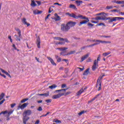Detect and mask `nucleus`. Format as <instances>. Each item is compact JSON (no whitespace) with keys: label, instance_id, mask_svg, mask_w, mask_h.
<instances>
[{"label":"nucleus","instance_id":"f257e3e1","mask_svg":"<svg viewBox=\"0 0 124 124\" xmlns=\"http://www.w3.org/2000/svg\"><path fill=\"white\" fill-rule=\"evenodd\" d=\"M69 16L70 17H72V18H74L75 19H79V18H80L82 20H83L79 23V26H82V25H85L87 24V23H89L90 22V20L88 17H86L85 16H83L81 15H78V16H76L74 14H70Z\"/></svg>","mask_w":124,"mask_h":124},{"label":"nucleus","instance_id":"f03ea898","mask_svg":"<svg viewBox=\"0 0 124 124\" xmlns=\"http://www.w3.org/2000/svg\"><path fill=\"white\" fill-rule=\"evenodd\" d=\"M30 115H31V110H27L23 112V123L24 124H27V121L30 120V117H29V116H30Z\"/></svg>","mask_w":124,"mask_h":124},{"label":"nucleus","instance_id":"7ed1b4c3","mask_svg":"<svg viewBox=\"0 0 124 124\" xmlns=\"http://www.w3.org/2000/svg\"><path fill=\"white\" fill-rule=\"evenodd\" d=\"M101 80H102V77H99L97 80L96 88L98 89V91H101Z\"/></svg>","mask_w":124,"mask_h":124},{"label":"nucleus","instance_id":"20e7f679","mask_svg":"<svg viewBox=\"0 0 124 124\" xmlns=\"http://www.w3.org/2000/svg\"><path fill=\"white\" fill-rule=\"evenodd\" d=\"M61 29L62 31H64L65 32L68 31V30H70L67 24H65L64 23L61 24Z\"/></svg>","mask_w":124,"mask_h":124},{"label":"nucleus","instance_id":"39448f33","mask_svg":"<svg viewBox=\"0 0 124 124\" xmlns=\"http://www.w3.org/2000/svg\"><path fill=\"white\" fill-rule=\"evenodd\" d=\"M53 39L55 40H59V41H65V42H66L67 43H69V41H68V39L65 38H61L60 37H54Z\"/></svg>","mask_w":124,"mask_h":124},{"label":"nucleus","instance_id":"423d86ee","mask_svg":"<svg viewBox=\"0 0 124 124\" xmlns=\"http://www.w3.org/2000/svg\"><path fill=\"white\" fill-rule=\"evenodd\" d=\"M118 20L120 21V20H124V17H114L112 19L108 20V23H112V22H116Z\"/></svg>","mask_w":124,"mask_h":124},{"label":"nucleus","instance_id":"0eeeda50","mask_svg":"<svg viewBox=\"0 0 124 124\" xmlns=\"http://www.w3.org/2000/svg\"><path fill=\"white\" fill-rule=\"evenodd\" d=\"M67 25L68 26V27L69 28V30H70V28H73V27H74L75 25H76V22L69 21L67 23Z\"/></svg>","mask_w":124,"mask_h":124},{"label":"nucleus","instance_id":"6e6552de","mask_svg":"<svg viewBox=\"0 0 124 124\" xmlns=\"http://www.w3.org/2000/svg\"><path fill=\"white\" fill-rule=\"evenodd\" d=\"M98 64V62H96V60H95L92 66V70H93V71H94L95 69H96V66H97Z\"/></svg>","mask_w":124,"mask_h":124},{"label":"nucleus","instance_id":"1a4fd4ad","mask_svg":"<svg viewBox=\"0 0 124 124\" xmlns=\"http://www.w3.org/2000/svg\"><path fill=\"white\" fill-rule=\"evenodd\" d=\"M61 96H62V93H59L57 94H56V95H54L52 96V98L53 99H57L58 98H60V97H61Z\"/></svg>","mask_w":124,"mask_h":124},{"label":"nucleus","instance_id":"9d476101","mask_svg":"<svg viewBox=\"0 0 124 124\" xmlns=\"http://www.w3.org/2000/svg\"><path fill=\"white\" fill-rule=\"evenodd\" d=\"M28 105H29V103H24L21 106H19L18 107V109L19 110L20 108L21 109V110H23V109H24V108H26V107H27Z\"/></svg>","mask_w":124,"mask_h":124},{"label":"nucleus","instance_id":"9b49d317","mask_svg":"<svg viewBox=\"0 0 124 124\" xmlns=\"http://www.w3.org/2000/svg\"><path fill=\"white\" fill-rule=\"evenodd\" d=\"M41 42V41L40 40V38L39 37H38L37 39L36 44H37V46L39 49H40V48H41V46H40Z\"/></svg>","mask_w":124,"mask_h":124},{"label":"nucleus","instance_id":"f8f14e48","mask_svg":"<svg viewBox=\"0 0 124 124\" xmlns=\"http://www.w3.org/2000/svg\"><path fill=\"white\" fill-rule=\"evenodd\" d=\"M22 22L23 24H24V25H26L27 27H29V26H31V24L28 23V22H27V19H26V18H23L22 19Z\"/></svg>","mask_w":124,"mask_h":124},{"label":"nucleus","instance_id":"ddd939ff","mask_svg":"<svg viewBox=\"0 0 124 124\" xmlns=\"http://www.w3.org/2000/svg\"><path fill=\"white\" fill-rule=\"evenodd\" d=\"M89 54H87L85 55L82 56L81 59V61H80L81 62H84V61H85V60H86V59H87V58H89Z\"/></svg>","mask_w":124,"mask_h":124},{"label":"nucleus","instance_id":"4468645a","mask_svg":"<svg viewBox=\"0 0 124 124\" xmlns=\"http://www.w3.org/2000/svg\"><path fill=\"white\" fill-rule=\"evenodd\" d=\"M0 70L2 71V73H4L5 75H7V76H8V77H10V78H11V76H10V74H9L7 72L4 71L1 68H0Z\"/></svg>","mask_w":124,"mask_h":124},{"label":"nucleus","instance_id":"2eb2a0df","mask_svg":"<svg viewBox=\"0 0 124 124\" xmlns=\"http://www.w3.org/2000/svg\"><path fill=\"white\" fill-rule=\"evenodd\" d=\"M47 59L50 61L52 65H57V64L54 62V60L52 59L51 57H47Z\"/></svg>","mask_w":124,"mask_h":124},{"label":"nucleus","instance_id":"dca6fc26","mask_svg":"<svg viewBox=\"0 0 124 124\" xmlns=\"http://www.w3.org/2000/svg\"><path fill=\"white\" fill-rule=\"evenodd\" d=\"M83 93H84V90H83V88H82L77 93V95H78V96H79V95H81V94H82Z\"/></svg>","mask_w":124,"mask_h":124},{"label":"nucleus","instance_id":"f3484780","mask_svg":"<svg viewBox=\"0 0 124 124\" xmlns=\"http://www.w3.org/2000/svg\"><path fill=\"white\" fill-rule=\"evenodd\" d=\"M89 74H90V69L88 68L83 73V75L87 76Z\"/></svg>","mask_w":124,"mask_h":124},{"label":"nucleus","instance_id":"a211bd4d","mask_svg":"<svg viewBox=\"0 0 124 124\" xmlns=\"http://www.w3.org/2000/svg\"><path fill=\"white\" fill-rule=\"evenodd\" d=\"M55 17H56V18H54L55 21H61V17H60V16L58 15V14H55Z\"/></svg>","mask_w":124,"mask_h":124},{"label":"nucleus","instance_id":"6ab92c4d","mask_svg":"<svg viewBox=\"0 0 124 124\" xmlns=\"http://www.w3.org/2000/svg\"><path fill=\"white\" fill-rule=\"evenodd\" d=\"M67 90V89H61V90H56L54 93H59L60 92H63L64 93H65L66 92V90Z\"/></svg>","mask_w":124,"mask_h":124},{"label":"nucleus","instance_id":"aec40b11","mask_svg":"<svg viewBox=\"0 0 124 124\" xmlns=\"http://www.w3.org/2000/svg\"><path fill=\"white\" fill-rule=\"evenodd\" d=\"M67 49H68V48L67 47H58L57 48V50H60V51H65V50H67Z\"/></svg>","mask_w":124,"mask_h":124},{"label":"nucleus","instance_id":"412c9836","mask_svg":"<svg viewBox=\"0 0 124 124\" xmlns=\"http://www.w3.org/2000/svg\"><path fill=\"white\" fill-rule=\"evenodd\" d=\"M57 87L58 86H57V85L53 84L52 85L49 86L48 88L51 89V90H54V89H56Z\"/></svg>","mask_w":124,"mask_h":124},{"label":"nucleus","instance_id":"4be33fe9","mask_svg":"<svg viewBox=\"0 0 124 124\" xmlns=\"http://www.w3.org/2000/svg\"><path fill=\"white\" fill-rule=\"evenodd\" d=\"M38 95H40V96H49V92L46 93H42V94H38Z\"/></svg>","mask_w":124,"mask_h":124},{"label":"nucleus","instance_id":"5701e85b","mask_svg":"<svg viewBox=\"0 0 124 124\" xmlns=\"http://www.w3.org/2000/svg\"><path fill=\"white\" fill-rule=\"evenodd\" d=\"M69 7V8H72V9H74L75 10H77V8L75 5L70 4Z\"/></svg>","mask_w":124,"mask_h":124},{"label":"nucleus","instance_id":"b1692460","mask_svg":"<svg viewBox=\"0 0 124 124\" xmlns=\"http://www.w3.org/2000/svg\"><path fill=\"white\" fill-rule=\"evenodd\" d=\"M76 3H77L78 6H80V5H81V4L83 3V1L76 0Z\"/></svg>","mask_w":124,"mask_h":124},{"label":"nucleus","instance_id":"393cba45","mask_svg":"<svg viewBox=\"0 0 124 124\" xmlns=\"http://www.w3.org/2000/svg\"><path fill=\"white\" fill-rule=\"evenodd\" d=\"M31 5L32 7H35V6H36V3H35L34 0H31Z\"/></svg>","mask_w":124,"mask_h":124},{"label":"nucleus","instance_id":"a878e982","mask_svg":"<svg viewBox=\"0 0 124 124\" xmlns=\"http://www.w3.org/2000/svg\"><path fill=\"white\" fill-rule=\"evenodd\" d=\"M115 3H117V4H124V0L116 1V2H115Z\"/></svg>","mask_w":124,"mask_h":124},{"label":"nucleus","instance_id":"bb28decb","mask_svg":"<svg viewBox=\"0 0 124 124\" xmlns=\"http://www.w3.org/2000/svg\"><path fill=\"white\" fill-rule=\"evenodd\" d=\"M5 95V94L4 93H1L0 95V101L1 100V99H3V98L4 97Z\"/></svg>","mask_w":124,"mask_h":124},{"label":"nucleus","instance_id":"cd10ccee","mask_svg":"<svg viewBox=\"0 0 124 124\" xmlns=\"http://www.w3.org/2000/svg\"><path fill=\"white\" fill-rule=\"evenodd\" d=\"M99 42H101V43L105 44H107L108 43H111V42L110 41H101H101H99Z\"/></svg>","mask_w":124,"mask_h":124},{"label":"nucleus","instance_id":"c85d7f7f","mask_svg":"<svg viewBox=\"0 0 124 124\" xmlns=\"http://www.w3.org/2000/svg\"><path fill=\"white\" fill-rule=\"evenodd\" d=\"M62 93V96L64 95L65 96H66V95H68V94H70V93H71V92H66L65 93Z\"/></svg>","mask_w":124,"mask_h":124},{"label":"nucleus","instance_id":"c756f323","mask_svg":"<svg viewBox=\"0 0 124 124\" xmlns=\"http://www.w3.org/2000/svg\"><path fill=\"white\" fill-rule=\"evenodd\" d=\"M87 26H88L89 28H90V29L93 28V26H94V24H92L91 23H88L87 24Z\"/></svg>","mask_w":124,"mask_h":124},{"label":"nucleus","instance_id":"7c9ffc66","mask_svg":"<svg viewBox=\"0 0 124 124\" xmlns=\"http://www.w3.org/2000/svg\"><path fill=\"white\" fill-rule=\"evenodd\" d=\"M64 44H65V42H59L58 43H56V45H64Z\"/></svg>","mask_w":124,"mask_h":124},{"label":"nucleus","instance_id":"2f4dec72","mask_svg":"<svg viewBox=\"0 0 124 124\" xmlns=\"http://www.w3.org/2000/svg\"><path fill=\"white\" fill-rule=\"evenodd\" d=\"M113 7L112 6H107L106 8V9H107L108 10H110V9H113Z\"/></svg>","mask_w":124,"mask_h":124},{"label":"nucleus","instance_id":"473e14b6","mask_svg":"<svg viewBox=\"0 0 124 124\" xmlns=\"http://www.w3.org/2000/svg\"><path fill=\"white\" fill-rule=\"evenodd\" d=\"M53 122L56 123V124H62V121L59 120H54Z\"/></svg>","mask_w":124,"mask_h":124},{"label":"nucleus","instance_id":"72a5a7b5","mask_svg":"<svg viewBox=\"0 0 124 124\" xmlns=\"http://www.w3.org/2000/svg\"><path fill=\"white\" fill-rule=\"evenodd\" d=\"M110 54H111V52H106V53H104L103 54V56L104 57H107V56H108V55H110Z\"/></svg>","mask_w":124,"mask_h":124},{"label":"nucleus","instance_id":"f704fd0d","mask_svg":"<svg viewBox=\"0 0 124 124\" xmlns=\"http://www.w3.org/2000/svg\"><path fill=\"white\" fill-rule=\"evenodd\" d=\"M13 112H14V110H11L10 111H7V114H8V116L9 117L10 116V115H11V114L13 113Z\"/></svg>","mask_w":124,"mask_h":124},{"label":"nucleus","instance_id":"c9c22d12","mask_svg":"<svg viewBox=\"0 0 124 124\" xmlns=\"http://www.w3.org/2000/svg\"><path fill=\"white\" fill-rule=\"evenodd\" d=\"M99 95H100V94H97L94 98H93L92 99V101H93L94 100H95V99H96V98H97V97H98V96H99Z\"/></svg>","mask_w":124,"mask_h":124},{"label":"nucleus","instance_id":"e433bc0d","mask_svg":"<svg viewBox=\"0 0 124 124\" xmlns=\"http://www.w3.org/2000/svg\"><path fill=\"white\" fill-rule=\"evenodd\" d=\"M29 100V98H25L21 101V103H24V102H26V101H28Z\"/></svg>","mask_w":124,"mask_h":124},{"label":"nucleus","instance_id":"4c0bfd02","mask_svg":"<svg viewBox=\"0 0 124 124\" xmlns=\"http://www.w3.org/2000/svg\"><path fill=\"white\" fill-rule=\"evenodd\" d=\"M75 50L71 51L69 53L67 54V55H72V54H75Z\"/></svg>","mask_w":124,"mask_h":124},{"label":"nucleus","instance_id":"58836bf2","mask_svg":"<svg viewBox=\"0 0 124 124\" xmlns=\"http://www.w3.org/2000/svg\"><path fill=\"white\" fill-rule=\"evenodd\" d=\"M5 115V114H7V110H5V111H2L0 113V115Z\"/></svg>","mask_w":124,"mask_h":124},{"label":"nucleus","instance_id":"ea45409f","mask_svg":"<svg viewBox=\"0 0 124 124\" xmlns=\"http://www.w3.org/2000/svg\"><path fill=\"white\" fill-rule=\"evenodd\" d=\"M15 36H16L17 41H21V39H20V38H21L18 37V36H17V35H15Z\"/></svg>","mask_w":124,"mask_h":124},{"label":"nucleus","instance_id":"a19ab883","mask_svg":"<svg viewBox=\"0 0 124 124\" xmlns=\"http://www.w3.org/2000/svg\"><path fill=\"white\" fill-rule=\"evenodd\" d=\"M100 36H101V37H105V38H110V37H111V36L102 35Z\"/></svg>","mask_w":124,"mask_h":124},{"label":"nucleus","instance_id":"79ce46f5","mask_svg":"<svg viewBox=\"0 0 124 124\" xmlns=\"http://www.w3.org/2000/svg\"><path fill=\"white\" fill-rule=\"evenodd\" d=\"M65 53V51L61 52V53H60V55H61L62 56H67L68 55L67 54H64Z\"/></svg>","mask_w":124,"mask_h":124},{"label":"nucleus","instance_id":"37998d69","mask_svg":"<svg viewBox=\"0 0 124 124\" xmlns=\"http://www.w3.org/2000/svg\"><path fill=\"white\" fill-rule=\"evenodd\" d=\"M49 114H51V112H47L46 114L45 115H43L41 117H46L47 115H49Z\"/></svg>","mask_w":124,"mask_h":124},{"label":"nucleus","instance_id":"c03bdc74","mask_svg":"<svg viewBox=\"0 0 124 124\" xmlns=\"http://www.w3.org/2000/svg\"><path fill=\"white\" fill-rule=\"evenodd\" d=\"M61 88H62V89H64V88H66V84H62Z\"/></svg>","mask_w":124,"mask_h":124},{"label":"nucleus","instance_id":"a18cd8bd","mask_svg":"<svg viewBox=\"0 0 124 124\" xmlns=\"http://www.w3.org/2000/svg\"><path fill=\"white\" fill-rule=\"evenodd\" d=\"M88 46H82V47L80 48V49L81 50H84V49H86V48H88Z\"/></svg>","mask_w":124,"mask_h":124},{"label":"nucleus","instance_id":"49530a36","mask_svg":"<svg viewBox=\"0 0 124 124\" xmlns=\"http://www.w3.org/2000/svg\"><path fill=\"white\" fill-rule=\"evenodd\" d=\"M84 113H85V111L83 110L78 113V115L81 116V115H83V114H84Z\"/></svg>","mask_w":124,"mask_h":124},{"label":"nucleus","instance_id":"de8ad7c7","mask_svg":"<svg viewBox=\"0 0 124 124\" xmlns=\"http://www.w3.org/2000/svg\"><path fill=\"white\" fill-rule=\"evenodd\" d=\"M15 30L17 31L18 33H21V31L20 30V29H19V28H15Z\"/></svg>","mask_w":124,"mask_h":124},{"label":"nucleus","instance_id":"09e8293b","mask_svg":"<svg viewBox=\"0 0 124 124\" xmlns=\"http://www.w3.org/2000/svg\"><path fill=\"white\" fill-rule=\"evenodd\" d=\"M99 41H101V40H96L95 42H97V45L100 44V43H101V42H99Z\"/></svg>","mask_w":124,"mask_h":124},{"label":"nucleus","instance_id":"8fccbe9b","mask_svg":"<svg viewBox=\"0 0 124 124\" xmlns=\"http://www.w3.org/2000/svg\"><path fill=\"white\" fill-rule=\"evenodd\" d=\"M53 9H52V7H49V10H48V13H51V12H53Z\"/></svg>","mask_w":124,"mask_h":124},{"label":"nucleus","instance_id":"3c124183","mask_svg":"<svg viewBox=\"0 0 124 124\" xmlns=\"http://www.w3.org/2000/svg\"><path fill=\"white\" fill-rule=\"evenodd\" d=\"M101 18H102V20H106V16H101Z\"/></svg>","mask_w":124,"mask_h":124},{"label":"nucleus","instance_id":"603ef678","mask_svg":"<svg viewBox=\"0 0 124 124\" xmlns=\"http://www.w3.org/2000/svg\"><path fill=\"white\" fill-rule=\"evenodd\" d=\"M46 103H51V102H52V100L51 99L46 100Z\"/></svg>","mask_w":124,"mask_h":124},{"label":"nucleus","instance_id":"864d4df0","mask_svg":"<svg viewBox=\"0 0 124 124\" xmlns=\"http://www.w3.org/2000/svg\"><path fill=\"white\" fill-rule=\"evenodd\" d=\"M96 26H105V24L103 23H100L98 24H97Z\"/></svg>","mask_w":124,"mask_h":124},{"label":"nucleus","instance_id":"5fc2aeb1","mask_svg":"<svg viewBox=\"0 0 124 124\" xmlns=\"http://www.w3.org/2000/svg\"><path fill=\"white\" fill-rule=\"evenodd\" d=\"M91 23H93V24H97V23H98V21L91 20Z\"/></svg>","mask_w":124,"mask_h":124},{"label":"nucleus","instance_id":"6e6d98bb","mask_svg":"<svg viewBox=\"0 0 124 124\" xmlns=\"http://www.w3.org/2000/svg\"><path fill=\"white\" fill-rule=\"evenodd\" d=\"M36 2L37 3V4H38V5H41V1H40L36 0Z\"/></svg>","mask_w":124,"mask_h":124},{"label":"nucleus","instance_id":"4d7b16f0","mask_svg":"<svg viewBox=\"0 0 124 124\" xmlns=\"http://www.w3.org/2000/svg\"><path fill=\"white\" fill-rule=\"evenodd\" d=\"M57 62H62V58L60 57V58H58Z\"/></svg>","mask_w":124,"mask_h":124},{"label":"nucleus","instance_id":"13d9d810","mask_svg":"<svg viewBox=\"0 0 124 124\" xmlns=\"http://www.w3.org/2000/svg\"><path fill=\"white\" fill-rule=\"evenodd\" d=\"M100 56H99L97 58L96 62H97L98 63V62H100Z\"/></svg>","mask_w":124,"mask_h":124},{"label":"nucleus","instance_id":"bf43d9fd","mask_svg":"<svg viewBox=\"0 0 124 124\" xmlns=\"http://www.w3.org/2000/svg\"><path fill=\"white\" fill-rule=\"evenodd\" d=\"M69 69L68 68H65V73H68L69 71Z\"/></svg>","mask_w":124,"mask_h":124},{"label":"nucleus","instance_id":"052dcab7","mask_svg":"<svg viewBox=\"0 0 124 124\" xmlns=\"http://www.w3.org/2000/svg\"><path fill=\"white\" fill-rule=\"evenodd\" d=\"M40 123V120H37L35 122V124H39Z\"/></svg>","mask_w":124,"mask_h":124},{"label":"nucleus","instance_id":"680f3d73","mask_svg":"<svg viewBox=\"0 0 124 124\" xmlns=\"http://www.w3.org/2000/svg\"><path fill=\"white\" fill-rule=\"evenodd\" d=\"M33 14H34V15H37V11L36 10H34L33 11Z\"/></svg>","mask_w":124,"mask_h":124},{"label":"nucleus","instance_id":"e2e57ef3","mask_svg":"<svg viewBox=\"0 0 124 124\" xmlns=\"http://www.w3.org/2000/svg\"><path fill=\"white\" fill-rule=\"evenodd\" d=\"M92 62V59L90 57H89L87 60V62Z\"/></svg>","mask_w":124,"mask_h":124},{"label":"nucleus","instance_id":"0e129e2a","mask_svg":"<svg viewBox=\"0 0 124 124\" xmlns=\"http://www.w3.org/2000/svg\"><path fill=\"white\" fill-rule=\"evenodd\" d=\"M5 101V99H3L2 101L0 102V105H1Z\"/></svg>","mask_w":124,"mask_h":124},{"label":"nucleus","instance_id":"69168bd1","mask_svg":"<svg viewBox=\"0 0 124 124\" xmlns=\"http://www.w3.org/2000/svg\"><path fill=\"white\" fill-rule=\"evenodd\" d=\"M38 111H42V107H39L38 108Z\"/></svg>","mask_w":124,"mask_h":124},{"label":"nucleus","instance_id":"338daca9","mask_svg":"<svg viewBox=\"0 0 124 124\" xmlns=\"http://www.w3.org/2000/svg\"><path fill=\"white\" fill-rule=\"evenodd\" d=\"M42 11H37V15L42 14Z\"/></svg>","mask_w":124,"mask_h":124},{"label":"nucleus","instance_id":"774afa93","mask_svg":"<svg viewBox=\"0 0 124 124\" xmlns=\"http://www.w3.org/2000/svg\"><path fill=\"white\" fill-rule=\"evenodd\" d=\"M15 105H16V104H11V108H13L15 106Z\"/></svg>","mask_w":124,"mask_h":124}]
</instances>
